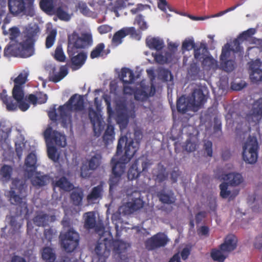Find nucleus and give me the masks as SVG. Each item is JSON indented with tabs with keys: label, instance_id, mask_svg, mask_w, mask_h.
<instances>
[{
	"label": "nucleus",
	"instance_id": "nucleus-54",
	"mask_svg": "<svg viewBox=\"0 0 262 262\" xmlns=\"http://www.w3.org/2000/svg\"><path fill=\"white\" fill-rule=\"evenodd\" d=\"M197 144L195 142H192L191 139H187L183 146L184 149L187 152H192L195 150L197 147Z\"/></svg>",
	"mask_w": 262,
	"mask_h": 262
},
{
	"label": "nucleus",
	"instance_id": "nucleus-15",
	"mask_svg": "<svg viewBox=\"0 0 262 262\" xmlns=\"http://www.w3.org/2000/svg\"><path fill=\"white\" fill-rule=\"evenodd\" d=\"M137 34L134 27L123 28L117 31L114 35L112 42L115 46H118L122 42V39L128 35L134 36Z\"/></svg>",
	"mask_w": 262,
	"mask_h": 262
},
{
	"label": "nucleus",
	"instance_id": "nucleus-20",
	"mask_svg": "<svg viewBox=\"0 0 262 262\" xmlns=\"http://www.w3.org/2000/svg\"><path fill=\"white\" fill-rule=\"evenodd\" d=\"M8 7L11 13L17 15L26 9L24 0H8Z\"/></svg>",
	"mask_w": 262,
	"mask_h": 262
},
{
	"label": "nucleus",
	"instance_id": "nucleus-11",
	"mask_svg": "<svg viewBox=\"0 0 262 262\" xmlns=\"http://www.w3.org/2000/svg\"><path fill=\"white\" fill-rule=\"evenodd\" d=\"M108 241V238H104L101 242H98L96 246L95 252L99 262H105L110 254L111 245Z\"/></svg>",
	"mask_w": 262,
	"mask_h": 262
},
{
	"label": "nucleus",
	"instance_id": "nucleus-61",
	"mask_svg": "<svg viewBox=\"0 0 262 262\" xmlns=\"http://www.w3.org/2000/svg\"><path fill=\"white\" fill-rule=\"evenodd\" d=\"M223 67L227 72H231L234 69V61L232 60H226L223 61Z\"/></svg>",
	"mask_w": 262,
	"mask_h": 262
},
{
	"label": "nucleus",
	"instance_id": "nucleus-24",
	"mask_svg": "<svg viewBox=\"0 0 262 262\" xmlns=\"http://www.w3.org/2000/svg\"><path fill=\"white\" fill-rule=\"evenodd\" d=\"M54 187H58L65 191H70L74 188L73 184L66 177H62L53 183Z\"/></svg>",
	"mask_w": 262,
	"mask_h": 262
},
{
	"label": "nucleus",
	"instance_id": "nucleus-45",
	"mask_svg": "<svg viewBox=\"0 0 262 262\" xmlns=\"http://www.w3.org/2000/svg\"><path fill=\"white\" fill-rule=\"evenodd\" d=\"M48 156L49 159L54 162H57L59 156L57 152V149L55 146L47 145Z\"/></svg>",
	"mask_w": 262,
	"mask_h": 262
},
{
	"label": "nucleus",
	"instance_id": "nucleus-22",
	"mask_svg": "<svg viewBox=\"0 0 262 262\" xmlns=\"http://www.w3.org/2000/svg\"><path fill=\"white\" fill-rule=\"evenodd\" d=\"M249 70L250 78L252 82L256 83L262 80V70L259 67H256L254 62L250 63Z\"/></svg>",
	"mask_w": 262,
	"mask_h": 262
},
{
	"label": "nucleus",
	"instance_id": "nucleus-12",
	"mask_svg": "<svg viewBox=\"0 0 262 262\" xmlns=\"http://www.w3.org/2000/svg\"><path fill=\"white\" fill-rule=\"evenodd\" d=\"M67 52L69 57L70 58L71 63L74 70H77L80 68L85 63L87 58L86 53L81 52L77 55H75L78 53L77 50H73V52H69V47H68Z\"/></svg>",
	"mask_w": 262,
	"mask_h": 262
},
{
	"label": "nucleus",
	"instance_id": "nucleus-51",
	"mask_svg": "<svg viewBox=\"0 0 262 262\" xmlns=\"http://www.w3.org/2000/svg\"><path fill=\"white\" fill-rule=\"evenodd\" d=\"M230 46L228 43H226L222 48V53L220 56V60L223 62L227 59L230 55Z\"/></svg>",
	"mask_w": 262,
	"mask_h": 262
},
{
	"label": "nucleus",
	"instance_id": "nucleus-26",
	"mask_svg": "<svg viewBox=\"0 0 262 262\" xmlns=\"http://www.w3.org/2000/svg\"><path fill=\"white\" fill-rule=\"evenodd\" d=\"M224 179L227 180L228 182V183L232 186L239 185L243 181L242 176L240 173L235 172L226 174Z\"/></svg>",
	"mask_w": 262,
	"mask_h": 262
},
{
	"label": "nucleus",
	"instance_id": "nucleus-50",
	"mask_svg": "<svg viewBox=\"0 0 262 262\" xmlns=\"http://www.w3.org/2000/svg\"><path fill=\"white\" fill-rule=\"evenodd\" d=\"M57 34L56 30H52L49 34L48 35L46 40V47L47 48H50L55 41V38Z\"/></svg>",
	"mask_w": 262,
	"mask_h": 262
},
{
	"label": "nucleus",
	"instance_id": "nucleus-18",
	"mask_svg": "<svg viewBox=\"0 0 262 262\" xmlns=\"http://www.w3.org/2000/svg\"><path fill=\"white\" fill-rule=\"evenodd\" d=\"M68 108L70 111H81L84 108V99L81 95L75 94L67 102Z\"/></svg>",
	"mask_w": 262,
	"mask_h": 262
},
{
	"label": "nucleus",
	"instance_id": "nucleus-14",
	"mask_svg": "<svg viewBox=\"0 0 262 262\" xmlns=\"http://www.w3.org/2000/svg\"><path fill=\"white\" fill-rule=\"evenodd\" d=\"M140 191L135 190L130 195L131 201L126 203L125 206L130 212L137 211L143 207L144 202L141 199Z\"/></svg>",
	"mask_w": 262,
	"mask_h": 262
},
{
	"label": "nucleus",
	"instance_id": "nucleus-58",
	"mask_svg": "<svg viewBox=\"0 0 262 262\" xmlns=\"http://www.w3.org/2000/svg\"><path fill=\"white\" fill-rule=\"evenodd\" d=\"M255 33V30L253 28H250L247 30L244 31L241 34H240L238 36V38L242 39L243 40H246L248 38L251 37Z\"/></svg>",
	"mask_w": 262,
	"mask_h": 262
},
{
	"label": "nucleus",
	"instance_id": "nucleus-38",
	"mask_svg": "<svg viewBox=\"0 0 262 262\" xmlns=\"http://www.w3.org/2000/svg\"><path fill=\"white\" fill-rule=\"evenodd\" d=\"M228 255L221 251L220 249H213L211 252V257L212 259L217 262H224Z\"/></svg>",
	"mask_w": 262,
	"mask_h": 262
},
{
	"label": "nucleus",
	"instance_id": "nucleus-46",
	"mask_svg": "<svg viewBox=\"0 0 262 262\" xmlns=\"http://www.w3.org/2000/svg\"><path fill=\"white\" fill-rule=\"evenodd\" d=\"M53 56L54 59L59 62H64L66 61V57L61 45H58L57 46Z\"/></svg>",
	"mask_w": 262,
	"mask_h": 262
},
{
	"label": "nucleus",
	"instance_id": "nucleus-36",
	"mask_svg": "<svg viewBox=\"0 0 262 262\" xmlns=\"http://www.w3.org/2000/svg\"><path fill=\"white\" fill-rule=\"evenodd\" d=\"M41 256L46 262H54L56 259V255L53 249L49 247L43 248Z\"/></svg>",
	"mask_w": 262,
	"mask_h": 262
},
{
	"label": "nucleus",
	"instance_id": "nucleus-3",
	"mask_svg": "<svg viewBox=\"0 0 262 262\" xmlns=\"http://www.w3.org/2000/svg\"><path fill=\"white\" fill-rule=\"evenodd\" d=\"M206 101L205 96L200 89H195L190 97H180L177 101L178 112L185 114L189 111H198Z\"/></svg>",
	"mask_w": 262,
	"mask_h": 262
},
{
	"label": "nucleus",
	"instance_id": "nucleus-55",
	"mask_svg": "<svg viewBox=\"0 0 262 262\" xmlns=\"http://www.w3.org/2000/svg\"><path fill=\"white\" fill-rule=\"evenodd\" d=\"M228 183L225 182H223L220 185V195L222 198L226 199L230 195L231 192L228 190Z\"/></svg>",
	"mask_w": 262,
	"mask_h": 262
},
{
	"label": "nucleus",
	"instance_id": "nucleus-33",
	"mask_svg": "<svg viewBox=\"0 0 262 262\" xmlns=\"http://www.w3.org/2000/svg\"><path fill=\"white\" fill-rule=\"evenodd\" d=\"M102 155L100 153H96L88 161L89 169L95 170L98 168L101 164Z\"/></svg>",
	"mask_w": 262,
	"mask_h": 262
},
{
	"label": "nucleus",
	"instance_id": "nucleus-57",
	"mask_svg": "<svg viewBox=\"0 0 262 262\" xmlns=\"http://www.w3.org/2000/svg\"><path fill=\"white\" fill-rule=\"evenodd\" d=\"M20 31L18 28L14 27L9 29V38L11 42L14 41L15 43L16 38L19 35Z\"/></svg>",
	"mask_w": 262,
	"mask_h": 262
},
{
	"label": "nucleus",
	"instance_id": "nucleus-34",
	"mask_svg": "<svg viewBox=\"0 0 262 262\" xmlns=\"http://www.w3.org/2000/svg\"><path fill=\"white\" fill-rule=\"evenodd\" d=\"M33 222L38 227H46L49 222V215L41 212L34 217Z\"/></svg>",
	"mask_w": 262,
	"mask_h": 262
},
{
	"label": "nucleus",
	"instance_id": "nucleus-44",
	"mask_svg": "<svg viewBox=\"0 0 262 262\" xmlns=\"http://www.w3.org/2000/svg\"><path fill=\"white\" fill-rule=\"evenodd\" d=\"M40 7L47 13H52L55 9L53 0H41L40 2Z\"/></svg>",
	"mask_w": 262,
	"mask_h": 262
},
{
	"label": "nucleus",
	"instance_id": "nucleus-17",
	"mask_svg": "<svg viewBox=\"0 0 262 262\" xmlns=\"http://www.w3.org/2000/svg\"><path fill=\"white\" fill-rule=\"evenodd\" d=\"M89 117L92 124L95 135L99 136L103 129V125L98 114L95 110L90 109Z\"/></svg>",
	"mask_w": 262,
	"mask_h": 262
},
{
	"label": "nucleus",
	"instance_id": "nucleus-63",
	"mask_svg": "<svg viewBox=\"0 0 262 262\" xmlns=\"http://www.w3.org/2000/svg\"><path fill=\"white\" fill-rule=\"evenodd\" d=\"M158 7L161 10L165 12H166L167 8H168L169 11H172V8L168 5L166 0H159L158 2Z\"/></svg>",
	"mask_w": 262,
	"mask_h": 262
},
{
	"label": "nucleus",
	"instance_id": "nucleus-1",
	"mask_svg": "<svg viewBox=\"0 0 262 262\" xmlns=\"http://www.w3.org/2000/svg\"><path fill=\"white\" fill-rule=\"evenodd\" d=\"M139 148V143L135 142L133 139H128L127 136L119 139L116 153L111 161L112 169L108 181L110 190L118 185L125 172L126 164L130 161Z\"/></svg>",
	"mask_w": 262,
	"mask_h": 262
},
{
	"label": "nucleus",
	"instance_id": "nucleus-7",
	"mask_svg": "<svg viewBox=\"0 0 262 262\" xmlns=\"http://www.w3.org/2000/svg\"><path fill=\"white\" fill-rule=\"evenodd\" d=\"M42 134L46 145H55L59 147H65L67 145L66 136L56 130H53L50 125L48 126Z\"/></svg>",
	"mask_w": 262,
	"mask_h": 262
},
{
	"label": "nucleus",
	"instance_id": "nucleus-60",
	"mask_svg": "<svg viewBox=\"0 0 262 262\" xmlns=\"http://www.w3.org/2000/svg\"><path fill=\"white\" fill-rule=\"evenodd\" d=\"M71 111L68 108L67 103L63 105H60L58 109L59 118L61 117H66L68 116V112Z\"/></svg>",
	"mask_w": 262,
	"mask_h": 262
},
{
	"label": "nucleus",
	"instance_id": "nucleus-30",
	"mask_svg": "<svg viewBox=\"0 0 262 262\" xmlns=\"http://www.w3.org/2000/svg\"><path fill=\"white\" fill-rule=\"evenodd\" d=\"M153 178L156 182L162 183L167 180L168 173L166 171V168L161 165L156 173L153 174Z\"/></svg>",
	"mask_w": 262,
	"mask_h": 262
},
{
	"label": "nucleus",
	"instance_id": "nucleus-8",
	"mask_svg": "<svg viewBox=\"0 0 262 262\" xmlns=\"http://www.w3.org/2000/svg\"><path fill=\"white\" fill-rule=\"evenodd\" d=\"M243 159L249 164H254L258 157V143L256 139L249 138L243 146Z\"/></svg>",
	"mask_w": 262,
	"mask_h": 262
},
{
	"label": "nucleus",
	"instance_id": "nucleus-31",
	"mask_svg": "<svg viewBox=\"0 0 262 262\" xmlns=\"http://www.w3.org/2000/svg\"><path fill=\"white\" fill-rule=\"evenodd\" d=\"M115 139L114 126L112 124H108L107 128L103 136V140L106 145L112 143Z\"/></svg>",
	"mask_w": 262,
	"mask_h": 262
},
{
	"label": "nucleus",
	"instance_id": "nucleus-16",
	"mask_svg": "<svg viewBox=\"0 0 262 262\" xmlns=\"http://www.w3.org/2000/svg\"><path fill=\"white\" fill-rule=\"evenodd\" d=\"M237 243V237L233 234H229L226 236L223 243L220 245L219 248L228 255L236 248Z\"/></svg>",
	"mask_w": 262,
	"mask_h": 262
},
{
	"label": "nucleus",
	"instance_id": "nucleus-19",
	"mask_svg": "<svg viewBox=\"0 0 262 262\" xmlns=\"http://www.w3.org/2000/svg\"><path fill=\"white\" fill-rule=\"evenodd\" d=\"M108 233L111 238L108 243L111 244V249H112L115 255L117 254L118 257L121 258V254L125 252L127 249L126 244L121 240L114 239L111 233L109 232Z\"/></svg>",
	"mask_w": 262,
	"mask_h": 262
},
{
	"label": "nucleus",
	"instance_id": "nucleus-39",
	"mask_svg": "<svg viewBox=\"0 0 262 262\" xmlns=\"http://www.w3.org/2000/svg\"><path fill=\"white\" fill-rule=\"evenodd\" d=\"M57 231L53 227H50L45 229L43 231V238L48 242H51L57 237Z\"/></svg>",
	"mask_w": 262,
	"mask_h": 262
},
{
	"label": "nucleus",
	"instance_id": "nucleus-32",
	"mask_svg": "<svg viewBox=\"0 0 262 262\" xmlns=\"http://www.w3.org/2000/svg\"><path fill=\"white\" fill-rule=\"evenodd\" d=\"M157 196L159 201L163 204H172L174 203L176 200L173 193H167L164 191L158 192Z\"/></svg>",
	"mask_w": 262,
	"mask_h": 262
},
{
	"label": "nucleus",
	"instance_id": "nucleus-10",
	"mask_svg": "<svg viewBox=\"0 0 262 262\" xmlns=\"http://www.w3.org/2000/svg\"><path fill=\"white\" fill-rule=\"evenodd\" d=\"M168 242V238L166 234L159 232L145 242V247L148 250H154L156 249L165 246Z\"/></svg>",
	"mask_w": 262,
	"mask_h": 262
},
{
	"label": "nucleus",
	"instance_id": "nucleus-27",
	"mask_svg": "<svg viewBox=\"0 0 262 262\" xmlns=\"http://www.w3.org/2000/svg\"><path fill=\"white\" fill-rule=\"evenodd\" d=\"M120 79L123 84L132 83L135 80L134 74L132 70L128 68H122L120 75Z\"/></svg>",
	"mask_w": 262,
	"mask_h": 262
},
{
	"label": "nucleus",
	"instance_id": "nucleus-29",
	"mask_svg": "<svg viewBox=\"0 0 262 262\" xmlns=\"http://www.w3.org/2000/svg\"><path fill=\"white\" fill-rule=\"evenodd\" d=\"M84 228L87 230L94 228L96 225V217L93 212H88L84 214Z\"/></svg>",
	"mask_w": 262,
	"mask_h": 262
},
{
	"label": "nucleus",
	"instance_id": "nucleus-28",
	"mask_svg": "<svg viewBox=\"0 0 262 262\" xmlns=\"http://www.w3.org/2000/svg\"><path fill=\"white\" fill-rule=\"evenodd\" d=\"M103 191V186L99 184L97 186L94 187L90 193L87 195L86 199L89 203L92 202L102 197Z\"/></svg>",
	"mask_w": 262,
	"mask_h": 262
},
{
	"label": "nucleus",
	"instance_id": "nucleus-25",
	"mask_svg": "<svg viewBox=\"0 0 262 262\" xmlns=\"http://www.w3.org/2000/svg\"><path fill=\"white\" fill-rule=\"evenodd\" d=\"M70 194L71 200L75 206H79L82 204L83 198V190L81 188H73Z\"/></svg>",
	"mask_w": 262,
	"mask_h": 262
},
{
	"label": "nucleus",
	"instance_id": "nucleus-42",
	"mask_svg": "<svg viewBox=\"0 0 262 262\" xmlns=\"http://www.w3.org/2000/svg\"><path fill=\"white\" fill-rule=\"evenodd\" d=\"M52 13L55 14L61 20L69 21L71 18L70 15L67 11L64 10L62 7H58L55 9Z\"/></svg>",
	"mask_w": 262,
	"mask_h": 262
},
{
	"label": "nucleus",
	"instance_id": "nucleus-37",
	"mask_svg": "<svg viewBox=\"0 0 262 262\" xmlns=\"http://www.w3.org/2000/svg\"><path fill=\"white\" fill-rule=\"evenodd\" d=\"M13 169L10 165L5 164L0 170V176L3 181L8 182L11 177Z\"/></svg>",
	"mask_w": 262,
	"mask_h": 262
},
{
	"label": "nucleus",
	"instance_id": "nucleus-23",
	"mask_svg": "<svg viewBox=\"0 0 262 262\" xmlns=\"http://www.w3.org/2000/svg\"><path fill=\"white\" fill-rule=\"evenodd\" d=\"M146 46L151 50L160 51L164 47L163 40L159 37H148L146 39Z\"/></svg>",
	"mask_w": 262,
	"mask_h": 262
},
{
	"label": "nucleus",
	"instance_id": "nucleus-48",
	"mask_svg": "<svg viewBox=\"0 0 262 262\" xmlns=\"http://www.w3.org/2000/svg\"><path fill=\"white\" fill-rule=\"evenodd\" d=\"M202 64L204 68L211 69L216 66L217 62L212 57L207 56L203 59Z\"/></svg>",
	"mask_w": 262,
	"mask_h": 262
},
{
	"label": "nucleus",
	"instance_id": "nucleus-43",
	"mask_svg": "<svg viewBox=\"0 0 262 262\" xmlns=\"http://www.w3.org/2000/svg\"><path fill=\"white\" fill-rule=\"evenodd\" d=\"M68 73V69L64 66H62L60 68L59 72L57 74L53 75L50 77V80L57 83L62 80Z\"/></svg>",
	"mask_w": 262,
	"mask_h": 262
},
{
	"label": "nucleus",
	"instance_id": "nucleus-5",
	"mask_svg": "<svg viewBox=\"0 0 262 262\" xmlns=\"http://www.w3.org/2000/svg\"><path fill=\"white\" fill-rule=\"evenodd\" d=\"M24 98V93L22 86L14 85L12 90V97H9L6 90L0 93V99L5 104L8 111H14L17 108V101H21Z\"/></svg>",
	"mask_w": 262,
	"mask_h": 262
},
{
	"label": "nucleus",
	"instance_id": "nucleus-2",
	"mask_svg": "<svg viewBox=\"0 0 262 262\" xmlns=\"http://www.w3.org/2000/svg\"><path fill=\"white\" fill-rule=\"evenodd\" d=\"M37 33V31L35 29L34 30H28L27 32L23 34L19 42L15 41V43H9L5 48L4 51V56L10 57L15 53L24 58L32 56L34 53V37Z\"/></svg>",
	"mask_w": 262,
	"mask_h": 262
},
{
	"label": "nucleus",
	"instance_id": "nucleus-47",
	"mask_svg": "<svg viewBox=\"0 0 262 262\" xmlns=\"http://www.w3.org/2000/svg\"><path fill=\"white\" fill-rule=\"evenodd\" d=\"M148 97V93L142 89H137L134 93L135 99L138 101H144Z\"/></svg>",
	"mask_w": 262,
	"mask_h": 262
},
{
	"label": "nucleus",
	"instance_id": "nucleus-9",
	"mask_svg": "<svg viewBox=\"0 0 262 262\" xmlns=\"http://www.w3.org/2000/svg\"><path fill=\"white\" fill-rule=\"evenodd\" d=\"M261 119L262 98H260L253 102L252 108L247 116V119L250 124L255 126L259 124Z\"/></svg>",
	"mask_w": 262,
	"mask_h": 262
},
{
	"label": "nucleus",
	"instance_id": "nucleus-52",
	"mask_svg": "<svg viewBox=\"0 0 262 262\" xmlns=\"http://www.w3.org/2000/svg\"><path fill=\"white\" fill-rule=\"evenodd\" d=\"M10 200L11 203L15 205L21 206L23 203V198L19 195L15 193V191L11 190L10 191Z\"/></svg>",
	"mask_w": 262,
	"mask_h": 262
},
{
	"label": "nucleus",
	"instance_id": "nucleus-6",
	"mask_svg": "<svg viewBox=\"0 0 262 262\" xmlns=\"http://www.w3.org/2000/svg\"><path fill=\"white\" fill-rule=\"evenodd\" d=\"M59 237L61 247L68 253L73 252L79 245V235L73 228L61 234Z\"/></svg>",
	"mask_w": 262,
	"mask_h": 262
},
{
	"label": "nucleus",
	"instance_id": "nucleus-53",
	"mask_svg": "<svg viewBox=\"0 0 262 262\" xmlns=\"http://www.w3.org/2000/svg\"><path fill=\"white\" fill-rule=\"evenodd\" d=\"M27 77V73H20L14 80V85L22 86L26 83Z\"/></svg>",
	"mask_w": 262,
	"mask_h": 262
},
{
	"label": "nucleus",
	"instance_id": "nucleus-62",
	"mask_svg": "<svg viewBox=\"0 0 262 262\" xmlns=\"http://www.w3.org/2000/svg\"><path fill=\"white\" fill-rule=\"evenodd\" d=\"M117 122L120 124L121 128H125L128 124V120L123 115H119L118 116Z\"/></svg>",
	"mask_w": 262,
	"mask_h": 262
},
{
	"label": "nucleus",
	"instance_id": "nucleus-64",
	"mask_svg": "<svg viewBox=\"0 0 262 262\" xmlns=\"http://www.w3.org/2000/svg\"><path fill=\"white\" fill-rule=\"evenodd\" d=\"M78 8L80 12L84 15H88L90 13V10L85 3L79 2L78 4Z\"/></svg>",
	"mask_w": 262,
	"mask_h": 262
},
{
	"label": "nucleus",
	"instance_id": "nucleus-49",
	"mask_svg": "<svg viewBox=\"0 0 262 262\" xmlns=\"http://www.w3.org/2000/svg\"><path fill=\"white\" fill-rule=\"evenodd\" d=\"M207 48L204 44L201 43L199 48L194 49V57L195 59L200 60L203 58L204 53L207 52Z\"/></svg>",
	"mask_w": 262,
	"mask_h": 262
},
{
	"label": "nucleus",
	"instance_id": "nucleus-40",
	"mask_svg": "<svg viewBox=\"0 0 262 262\" xmlns=\"http://www.w3.org/2000/svg\"><path fill=\"white\" fill-rule=\"evenodd\" d=\"M105 46L103 43H99L93 49L90 54V57L91 59L98 58L100 56H102L104 51Z\"/></svg>",
	"mask_w": 262,
	"mask_h": 262
},
{
	"label": "nucleus",
	"instance_id": "nucleus-59",
	"mask_svg": "<svg viewBox=\"0 0 262 262\" xmlns=\"http://www.w3.org/2000/svg\"><path fill=\"white\" fill-rule=\"evenodd\" d=\"M203 149L206 152L207 156L212 157V143L209 140H205L204 142Z\"/></svg>",
	"mask_w": 262,
	"mask_h": 262
},
{
	"label": "nucleus",
	"instance_id": "nucleus-21",
	"mask_svg": "<svg viewBox=\"0 0 262 262\" xmlns=\"http://www.w3.org/2000/svg\"><path fill=\"white\" fill-rule=\"evenodd\" d=\"M31 182L33 186L37 188L45 186L49 182L50 177L47 174L41 175L39 172H36V174L30 178Z\"/></svg>",
	"mask_w": 262,
	"mask_h": 262
},
{
	"label": "nucleus",
	"instance_id": "nucleus-4",
	"mask_svg": "<svg viewBox=\"0 0 262 262\" xmlns=\"http://www.w3.org/2000/svg\"><path fill=\"white\" fill-rule=\"evenodd\" d=\"M93 37L91 34L83 33L80 36L74 32L68 36L69 52H73V50L85 49L93 44Z\"/></svg>",
	"mask_w": 262,
	"mask_h": 262
},
{
	"label": "nucleus",
	"instance_id": "nucleus-56",
	"mask_svg": "<svg viewBox=\"0 0 262 262\" xmlns=\"http://www.w3.org/2000/svg\"><path fill=\"white\" fill-rule=\"evenodd\" d=\"M195 48V43L193 40L185 39L182 43V50L183 52L190 51Z\"/></svg>",
	"mask_w": 262,
	"mask_h": 262
},
{
	"label": "nucleus",
	"instance_id": "nucleus-41",
	"mask_svg": "<svg viewBox=\"0 0 262 262\" xmlns=\"http://www.w3.org/2000/svg\"><path fill=\"white\" fill-rule=\"evenodd\" d=\"M200 68L196 63L193 62L190 64L188 70V73L193 80H196L199 78Z\"/></svg>",
	"mask_w": 262,
	"mask_h": 262
},
{
	"label": "nucleus",
	"instance_id": "nucleus-13",
	"mask_svg": "<svg viewBox=\"0 0 262 262\" xmlns=\"http://www.w3.org/2000/svg\"><path fill=\"white\" fill-rule=\"evenodd\" d=\"M25 173L28 178H31L37 168V157L35 153L31 152L26 158L25 161Z\"/></svg>",
	"mask_w": 262,
	"mask_h": 262
},
{
	"label": "nucleus",
	"instance_id": "nucleus-35",
	"mask_svg": "<svg viewBox=\"0 0 262 262\" xmlns=\"http://www.w3.org/2000/svg\"><path fill=\"white\" fill-rule=\"evenodd\" d=\"M139 160V159L136 160L129 168L127 172V177L130 180H133L138 178L141 172V170L139 169L138 167Z\"/></svg>",
	"mask_w": 262,
	"mask_h": 262
}]
</instances>
